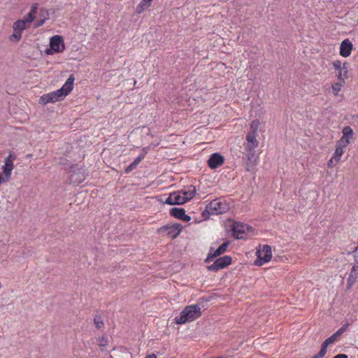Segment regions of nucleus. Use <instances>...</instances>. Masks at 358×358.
<instances>
[{"label": "nucleus", "instance_id": "39", "mask_svg": "<svg viewBox=\"0 0 358 358\" xmlns=\"http://www.w3.org/2000/svg\"><path fill=\"white\" fill-rule=\"evenodd\" d=\"M338 163V162H335V159H334V157H331L330 160L328 162L327 165L329 168H332L335 166Z\"/></svg>", "mask_w": 358, "mask_h": 358}, {"label": "nucleus", "instance_id": "25", "mask_svg": "<svg viewBox=\"0 0 358 358\" xmlns=\"http://www.w3.org/2000/svg\"><path fill=\"white\" fill-rule=\"evenodd\" d=\"M246 140L248 143H253L255 145H259V142L256 138V133L249 132L246 136Z\"/></svg>", "mask_w": 358, "mask_h": 358}, {"label": "nucleus", "instance_id": "29", "mask_svg": "<svg viewBox=\"0 0 358 358\" xmlns=\"http://www.w3.org/2000/svg\"><path fill=\"white\" fill-rule=\"evenodd\" d=\"M343 86V83H335L332 85V91L334 95H337L338 92L341 91V87Z\"/></svg>", "mask_w": 358, "mask_h": 358}, {"label": "nucleus", "instance_id": "33", "mask_svg": "<svg viewBox=\"0 0 358 358\" xmlns=\"http://www.w3.org/2000/svg\"><path fill=\"white\" fill-rule=\"evenodd\" d=\"M257 147H258V145H255V144H253V143H248L245 145V150L248 152H255V149Z\"/></svg>", "mask_w": 358, "mask_h": 358}, {"label": "nucleus", "instance_id": "3", "mask_svg": "<svg viewBox=\"0 0 358 358\" xmlns=\"http://www.w3.org/2000/svg\"><path fill=\"white\" fill-rule=\"evenodd\" d=\"M229 204L219 198L211 201L207 206L206 211L209 214L219 215L227 213L229 210Z\"/></svg>", "mask_w": 358, "mask_h": 358}, {"label": "nucleus", "instance_id": "6", "mask_svg": "<svg viewBox=\"0 0 358 358\" xmlns=\"http://www.w3.org/2000/svg\"><path fill=\"white\" fill-rule=\"evenodd\" d=\"M182 228V225L178 223L166 224L160 227L158 229V232L159 234L165 233L168 237L174 239L179 236Z\"/></svg>", "mask_w": 358, "mask_h": 358}, {"label": "nucleus", "instance_id": "2", "mask_svg": "<svg viewBox=\"0 0 358 358\" xmlns=\"http://www.w3.org/2000/svg\"><path fill=\"white\" fill-rule=\"evenodd\" d=\"M201 315V308L198 304L187 306L180 313V315L175 317V322L183 324L187 322L196 320Z\"/></svg>", "mask_w": 358, "mask_h": 358}, {"label": "nucleus", "instance_id": "1", "mask_svg": "<svg viewBox=\"0 0 358 358\" xmlns=\"http://www.w3.org/2000/svg\"><path fill=\"white\" fill-rule=\"evenodd\" d=\"M74 80L75 78L72 74L60 89L41 96L39 99V103L45 105L48 103H55L64 99L72 91Z\"/></svg>", "mask_w": 358, "mask_h": 358}, {"label": "nucleus", "instance_id": "40", "mask_svg": "<svg viewBox=\"0 0 358 358\" xmlns=\"http://www.w3.org/2000/svg\"><path fill=\"white\" fill-rule=\"evenodd\" d=\"M45 20H43V19H40L38 20H37L35 24H34V27H39L41 26H42L44 23H45Z\"/></svg>", "mask_w": 358, "mask_h": 358}, {"label": "nucleus", "instance_id": "23", "mask_svg": "<svg viewBox=\"0 0 358 358\" xmlns=\"http://www.w3.org/2000/svg\"><path fill=\"white\" fill-rule=\"evenodd\" d=\"M336 340L337 339L335 338V336L334 335H331L322 343L321 348H322L324 351L327 352V347L329 345L334 343Z\"/></svg>", "mask_w": 358, "mask_h": 358}, {"label": "nucleus", "instance_id": "10", "mask_svg": "<svg viewBox=\"0 0 358 358\" xmlns=\"http://www.w3.org/2000/svg\"><path fill=\"white\" fill-rule=\"evenodd\" d=\"M29 26L26 25V22L22 20H18L13 23V34L10 36V41H19L22 38V32Z\"/></svg>", "mask_w": 358, "mask_h": 358}, {"label": "nucleus", "instance_id": "31", "mask_svg": "<svg viewBox=\"0 0 358 358\" xmlns=\"http://www.w3.org/2000/svg\"><path fill=\"white\" fill-rule=\"evenodd\" d=\"M350 143V139L348 138H343V136L338 141L337 145H341L342 148H345Z\"/></svg>", "mask_w": 358, "mask_h": 358}, {"label": "nucleus", "instance_id": "41", "mask_svg": "<svg viewBox=\"0 0 358 358\" xmlns=\"http://www.w3.org/2000/svg\"><path fill=\"white\" fill-rule=\"evenodd\" d=\"M147 153H148V148H143L142 149L141 153L138 156H142L143 157V159L145 158V155H147Z\"/></svg>", "mask_w": 358, "mask_h": 358}, {"label": "nucleus", "instance_id": "12", "mask_svg": "<svg viewBox=\"0 0 358 358\" xmlns=\"http://www.w3.org/2000/svg\"><path fill=\"white\" fill-rule=\"evenodd\" d=\"M224 162V159L223 156L217 152L213 153L208 160V166L212 169H215L218 166L222 165Z\"/></svg>", "mask_w": 358, "mask_h": 358}, {"label": "nucleus", "instance_id": "22", "mask_svg": "<svg viewBox=\"0 0 358 358\" xmlns=\"http://www.w3.org/2000/svg\"><path fill=\"white\" fill-rule=\"evenodd\" d=\"M141 160H143V157L142 156H138L134 160V162L129 166H128L126 168L125 172L126 173H129V172L131 171L133 169H136V166H138V164L141 162Z\"/></svg>", "mask_w": 358, "mask_h": 358}, {"label": "nucleus", "instance_id": "42", "mask_svg": "<svg viewBox=\"0 0 358 358\" xmlns=\"http://www.w3.org/2000/svg\"><path fill=\"white\" fill-rule=\"evenodd\" d=\"M354 257L357 261L358 259V245L355 248L354 251Z\"/></svg>", "mask_w": 358, "mask_h": 358}, {"label": "nucleus", "instance_id": "34", "mask_svg": "<svg viewBox=\"0 0 358 358\" xmlns=\"http://www.w3.org/2000/svg\"><path fill=\"white\" fill-rule=\"evenodd\" d=\"M259 127V121L257 120H255L251 122L250 129L252 130V132L256 133Z\"/></svg>", "mask_w": 358, "mask_h": 358}, {"label": "nucleus", "instance_id": "21", "mask_svg": "<svg viewBox=\"0 0 358 358\" xmlns=\"http://www.w3.org/2000/svg\"><path fill=\"white\" fill-rule=\"evenodd\" d=\"M343 152V148H342L341 145H336L335 152L332 155V157L335 159V162H339Z\"/></svg>", "mask_w": 358, "mask_h": 358}, {"label": "nucleus", "instance_id": "26", "mask_svg": "<svg viewBox=\"0 0 358 358\" xmlns=\"http://www.w3.org/2000/svg\"><path fill=\"white\" fill-rule=\"evenodd\" d=\"M39 17H41V19H43L45 21L49 20V18H50L49 10L45 8H41L40 9Z\"/></svg>", "mask_w": 358, "mask_h": 358}, {"label": "nucleus", "instance_id": "37", "mask_svg": "<svg viewBox=\"0 0 358 358\" xmlns=\"http://www.w3.org/2000/svg\"><path fill=\"white\" fill-rule=\"evenodd\" d=\"M327 352L324 351L322 348L320 349V352L314 355L313 358H322L325 355Z\"/></svg>", "mask_w": 358, "mask_h": 358}, {"label": "nucleus", "instance_id": "43", "mask_svg": "<svg viewBox=\"0 0 358 358\" xmlns=\"http://www.w3.org/2000/svg\"><path fill=\"white\" fill-rule=\"evenodd\" d=\"M333 358H348V357L345 354H338L334 356Z\"/></svg>", "mask_w": 358, "mask_h": 358}, {"label": "nucleus", "instance_id": "7", "mask_svg": "<svg viewBox=\"0 0 358 358\" xmlns=\"http://www.w3.org/2000/svg\"><path fill=\"white\" fill-rule=\"evenodd\" d=\"M50 49H47L45 52L51 55L53 52H62L65 48V45L62 36L55 35L50 38Z\"/></svg>", "mask_w": 358, "mask_h": 358}, {"label": "nucleus", "instance_id": "19", "mask_svg": "<svg viewBox=\"0 0 358 358\" xmlns=\"http://www.w3.org/2000/svg\"><path fill=\"white\" fill-rule=\"evenodd\" d=\"M152 0H142L136 8V12L138 14L142 13L145 9L152 4Z\"/></svg>", "mask_w": 358, "mask_h": 358}, {"label": "nucleus", "instance_id": "32", "mask_svg": "<svg viewBox=\"0 0 358 358\" xmlns=\"http://www.w3.org/2000/svg\"><path fill=\"white\" fill-rule=\"evenodd\" d=\"M350 275H352V278H358V264L354 265L351 269Z\"/></svg>", "mask_w": 358, "mask_h": 358}, {"label": "nucleus", "instance_id": "16", "mask_svg": "<svg viewBox=\"0 0 358 358\" xmlns=\"http://www.w3.org/2000/svg\"><path fill=\"white\" fill-rule=\"evenodd\" d=\"M164 203L166 204L171 205V206L184 204L182 198V195L180 194L179 192H171L169 194V197L166 199Z\"/></svg>", "mask_w": 358, "mask_h": 358}, {"label": "nucleus", "instance_id": "15", "mask_svg": "<svg viewBox=\"0 0 358 358\" xmlns=\"http://www.w3.org/2000/svg\"><path fill=\"white\" fill-rule=\"evenodd\" d=\"M353 48V45L349 39L343 41L340 45V55L343 57H348L350 55Z\"/></svg>", "mask_w": 358, "mask_h": 358}, {"label": "nucleus", "instance_id": "17", "mask_svg": "<svg viewBox=\"0 0 358 358\" xmlns=\"http://www.w3.org/2000/svg\"><path fill=\"white\" fill-rule=\"evenodd\" d=\"M180 194H182V198L183 203H186L187 201L191 200L196 194V187L194 186H190L188 190H181L179 191Z\"/></svg>", "mask_w": 358, "mask_h": 358}, {"label": "nucleus", "instance_id": "45", "mask_svg": "<svg viewBox=\"0 0 358 358\" xmlns=\"http://www.w3.org/2000/svg\"><path fill=\"white\" fill-rule=\"evenodd\" d=\"M313 358V357H312Z\"/></svg>", "mask_w": 358, "mask_h": 358}, {"label": "nucleus", "instance_id": "11", "mask_svg": "<svg viewBox=\"0 0 358 358\" xmlns=\"http://www.w3.org/2000/svg\"><path fill=\"white\" fill-rule=\"evenodd\" d=\"M230 243L229 241H226L223 243L217 249L215 250L213 248H210L209 250V252L208 254L207 257L205 259L206 263H209L211 262L212 259L215 258L217 257L222 255L229 247Z\"/></svg>", "mask_w": 358, "mask_h": 358}, {"label": "nucleus", "instance_id": "35", "mask_svg": "<svg viewBox=\"0 0 358 358\" xmlns=\"http://www.w3.org/2000/svg\"><path fill=\"white\" fill-rule=\"evenodd\" d=\"M38 9V4L33 3L31 6V9H30V11L29 13H30L36 17V14L37 13Z\"/></svg>", "mask_w": 358, "mask_h": 358}, {"label": "nucleus", "instance_id": "14", "mask_svg": "<svg viewBox=\"0 0 358 358\" xmlns=\"http://www.w3.org/2000/svg\"><path fill=\"white\" fill-rule=\"evenodd\" d=\"M169 213L172 217H174L182 221L189 222L191 220V217L185 214V210L182 208H172L170 210Z\"/></svg>", "mask_w": 358, "mask_h": 358}, {"label": "nucleus", "instance_id": "20", "mask_svg": "<svg viewBox=\"0 0 358 358\" xmlns=\"http://www.w3.org/2000/svg\"><path fill=\"white\" fill-rule=\"evenodd\" d=\"M255 152H248L247 154V159H248V162L246 163V170L248 171H250V167L255 165V162H256V159H257V156L255 155Z\"/></svg>", "mask_w": 358, "mask_h": 358}, {"label": "nucleus", "instance_id": "24", "mask_svg": "<svg viewBox=\"0 0 358 358\" xmlns=\"http://www.w3.org/2000/svg\"><path fill=\"white\" fill-rule=\"evenodd\" d=\"M342 133L343 138H348V139L352 138L354 134L353 130L350 126L344 127L342 130Z\"/></svg>", "mask_w": 358, "mask_h": 358}, {"label": "nucleus", "instance_id": "13", "mask_svg": "<svg viewBox=\"0 0 358 358\" xmlns=\"http://www.w3.org/2000/svg\"><path fill=\"white\" fill-rule=\"evenodd\" d=\"M15 159V156L11 153L9 154V155L5 159V163L3 166V171L7 179L10 178L12 170L13 169V161Z\"/></svg>", "mask_w": 358, "mask_h": 358}, {"label": "nucleus", "instance_id": "36", "mask_svg": "<svg viewBox=\"0 0 358 358\" xmlns=\"http://www.w3.org/2000/svg\"><path fill=\"white\" fill-rule=\"evenodd\" d=\"M342 66H343V64H342V62H341L340 60H336V61H334V62H333V66H334V68L336 70L338 71H340V70H341V69Z\"/></svg>", "mask_w": 358, "mask_h": 358}, {"label": "nucleus", "instance_id": "44", "mask_svg": "<svg viewBox=\"0 0 358 358\" xmlns=\"http://www.w3.org/2000/svg\"><path fill=\"white\" fill-rule=\"evenodd\" d=\"M145 358H157V356L155 354L147 355Z\"/></svg>", "mask_w": 358, "mask_h": 358}, {"label": "nucleus", "instance_id": "30", "mask_svg": "<svg viewBox=\"0 0 358 358\" xmlns=\"http://www.w3.org/2000/svg\"><path fill=\"white\" fill-rule=\"evenodd\" d=\"M35 16H34L33 15L30 14V13H27L25 16H24V20H23L24 21L26 22V25L29 26L30 25V24L34 21V20L35 19Z\"/></svg>", "mask_w": 358, "mask_h": 358}, {"label": "nucleus", "instance_id": "9", "mask_svg": "<svg viewBox=\"0 0 358 358\" xmlns=\"http://www.w3.org/2000/svg\"><path fill=\"white\" fill-rule=\"evenodd\" d=\"M252 227L248 224L235 222L232 226L231 233L232 235L237 239H243L245 238L246 231L251 229Z\"/></svg>", "mask_w": 358, "mask_h": 358}, {"label": "nucleus", "instance_id": "5", "mask_svg": "<svg viewBox=\"0 0 358 358\" xmlns=\"http://www.w3.org/2000/svg\"><path fill=\"white\" fill-rule=\"evenodd\" d=\"M257 259L255 261L256 266H262L269 262L272 257L271 248L268 245H263L262 248L256 252Z\"/></svg>", "mask_w": 358, "mask_h": 358}, {"label": "nucleus", "instance_id": "4", "mask_svg": "<svg viewBox=\"0 0 358 358\" xmlns=\"http://www.w3.org/2000/svg\"><path fill=\"white\" fill-rule=\"evenodd\" d=\"M69 173V183L73 185H78L83 182L87 175L85 170L82 167H78L77 164L71 166Z\"/></svg>", "mask_w": 358, "mask_h": 358}, {"label": "nucleus", "instance_id": "38", "mask_svg": "<svg viewBox=\"0 0 358 358\" xmlns=\"http://www.w3.org/2000/svg\"><path fill=\"white\" fill-rule=\"evenodd\" d=\"M356 280V278H352V275H350L348 279V287L350 288L355 283Z\"/></svg>", "mask_w": 358, "mask_h": 358}, {"label": "nucleus", "instance_id": "28", "mask_svg": "<svg viewBox=\"0 0 358 358\" xmlns=\"http://www.w3.org/2000/svg\"><path fill=\"white\" fill-rule=\"evenodd\" d=\"M94 322L98 329L101 328L104 325V323H103V321L101 317L99 315H96L94 316Z\"/></svg>", "mask_w": 358, "mask_h": 358}, {"label": "nucleus", "instance_id": "8", "mask_svg": "<svg viewBox=\"0 0 358 358\" xmlns=\"http://www.w3.org/2000/svg\"><path fill=\"white\" fill-rule=\"evenodd\" d=\"M231 264V257L224 255L217 259L213 264L207 266V269L210 271L217 272L220 269H223Z\"/></svg>", "mask_w": 358, "mask_h": 358}, {"label": "nucleus", "instance_id": "18", "mask_svg": "<svg viewBox=\"0 0 358 358\" xmlns=\"http://www.w3.org/2000/svg\"><path fill=\"white\" fill-rule=\"evenodd\" d=\"M337 77L338 80L343 81V83H345V80L348 78V64L347 62L343 64Z\"/></svg>", "mask_w": 358, "mask_h": 358}, {"label": "nucleus", "instance_id": "27", "mask_svg": "<svg viewBox=\"0 0 358 358\" xmlns=\"http://www.w3.org/2000/svg\"><path fill=\"white\" fill-rule=\"evenodd\" d=\"M348 326H349V323H345V324L343 325V327H341L339 329H338L333 335L337 339L346 331Z\"/></svg>", "mask_w": 358, "mask_h": 358}]
</instances>
